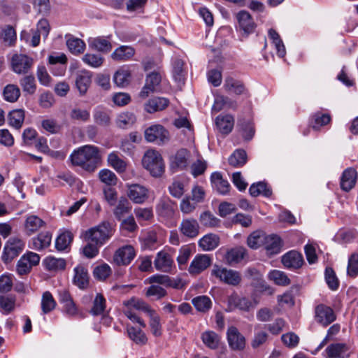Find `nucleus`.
Instances as JSON below:
<instances>
[{"label": "nucleus", "mask_w": 358, "mask_h": 358, "mask_svg": "<svg viewBox=\"0 0 358 358\" xmlns=\"http://www.w3.org/2000/svg\"><path fill=\"white\" fill-rule=\"evenodd\" d=\"M128 196L136 203H143L149 197L148 189L138 184L128 185Z\"/></svg>", "instance_id": "18"}, {"label": "nucleus", "mask_w": 358, "mask_h": 358, "mask_svg": "<svg viewBox=\"0 0 358 358\" xmlns=\"http://www.w3.org/2000/svg\"><path fill=\"white\" fill-rule=\"evenodd\" d=\"M266 234L261 230L252 232L247 238L248 246L253 250H257L263 245L265 241Z\"/></svg>", "instance_id": "38"}, {"label": "nucleus", "mask_w": 358, "mask_h": 358, "mask_svg": "<svg viewBox=\"0 0 358 358\" xmlns=\"http://www.w3.org/2000/svg\"><path fill=\"white\" fill-rule=\"evenodd\" d=\"M268 338V334L265 331H256L254 334L253 338L251 340V347L256 350L264 345Z\"/></svg>", "instance_id": "62"}, {"label": "nucleus", "mask_w": 358, "mask_h": 358, "mask_svg": "<svg viewBox=\"0 0 358 358\" xmlns=\"http://www.w3.org/2000/svg\"><path fill=\"white\" fill-rule=\"evenodd\" d=\"M92 82V73L87 70L78 72L76 79V85L81 95L85 94Z\"/></svg>", "instance_id": "28"}, {"label": "nucleus", "mask_w": 358, "mask_h": 358, "mask_svg": "<svg viewBox=\"0 0 358 358\" xmlns=\"http://www.w3.org/2000/svg\"><path fill=\"white\" fill-rule=\"evenodd\" d=\"M325 352L329 358H347L350 356L349 348L344 343H334L329 345Z\"/></svg>", "instance_id": "27"}, {"label": "nucleus", "mask_w": 358, "mask_h": 358, "mask_svg": "<svg viewBox=\"0 0 358 358\" xmlns=\"http://www.w3.org/2000/svg\"><path fill=\"white\" fill-rule=\"evenodd\" d=\"M315 318L317 322L327 327L336 320V315L329 306L320 304L315 307Z\"/></svg>", "instance_id": "13"}, {"label": "nucleus", "mask_w": 358, "mask_h": 358, "mask_svg": "<svg viewBox=\"0 0 358 358\" xmlns=\"http://www.w3.org/2000/svg\"><path fill=\"white\" fill-rule=\"evenodd\" d=\"M60 301L61 303L63 304L64 311L68 315H75L77 314V308L69 293L64 292L62 294H61Z\"/></svg>", "instance_id": "56"}, {"label": "nucleus", "mask_w": 358, "mask_h": 358, "mask_svg": "<svg viewBox=\"0 0 358 358\" xmlns=\"http://www.w3.org/2000/svg\"><path fill=\"white\" fill-rule=\"evenodd\" d=\"M39 262V255L29 252L22 255L18 260L16 265V271L20 275H27L31 271V268L37 265Z\"/></svg>", "instance_id": "9"}, {"label": "nucleus", "mask_w": 358, "mask_h": 358, "mask_svg": "<svg viewBox=\"0 0 358 358\" xmlns=\"http://www.w3.org/2000/svg\"><path fill=\"white\" fill-rule=\"evenodd\" d=\"M247 162V155L245 150L238 149L229 157V163L234 167L243 166Z\"/></svg>", "instance_id": "52"}, {"label": "nucleus", "mask_w": 358, "mask_h": 358, "mask_svg": "<svg viewBox=\"0 0 358 358\" xmlns=\"http://www.w3.org/2000/svg\"><path fill=\"white\" fill-rule=\"evenodd\" d=\"M66 262L64 258L55 257L52 255L46 257V271L51 273H57L65 269Z\"/></svg>", "instance_id": "34"}, {"label": "nucleus", "mask_w": 358, "mask_h": 358, "mask_svg": "<svg viewBox=\"0 0 358 358\" xmlns=\"http://www.w3.org/2000/svg\"><path fill=\"white\" fill-rule=\"evenodd\" d=\"M173 76L179 86L184 84L185 73L183 70V62L180 59H176L174 62Z\"/></svg>", "instance_id": "59"}, {"label": "nucleus", "mask_w": 358, "mask_h": 358, "mask_svg": "<svg viewBox=\"0 0 358 358\" xmlns=\"http://www.w3.org/2000/svg\"><path fill=\"white\" fill-rule=\"evenodd\" d=\"M220 243V237L214 234L205 235L199 241V247L205 251L213 250L216 248Z\"/></svg>", "instance_id": "36"}, {"label": "nucleus", "mask_w": 358, "mask_h": 358, "mask_svg": "<svg viewBox=\"0 0 358 358\" xmlns=\"http://www.w3.org/2000/svg\"><path fill=\"white\" fill-rule=\"evenodd\" d=\"M249 192L250 195L254 197L260 194L268 197L272 194L271 190L267 187V185L263 182L252 184L249 189Z\"/></svg>", "instance_id": "55"}, {"label": "nucleus", "mask_w": 358, "mask_h": 358, "mask_svg": "<svg viewBox=\"0 0 358 358\" xmlns=\"http://www.w3.org/2000/svg\"><path fill=\"white\" fill-rule=\"evenodd\" d=\"M130 209L131 207L128 200L125 197H120L113 213L117 219H120L123 215L129 213Z\"/></svg>", "instance_id": "63"}, {"label": "nucleus", "mask_w": 358, "mask_h": 358, "mask_svg": "<svg viewBox=\"0 0 358 358\" xmlns=\"http://www.w3.org/2000/svg\"><path fill=\"white\" fill-rule=\"evenodd\" d=\"M136 120V115L131 112L127 111L118 115L116 124L119 127L124 129L132 126Z\"/></svg>", "instance_id": "46"}, {"label": "nucleus", "mask_w": 358, "mask_h": 358, "mask_svg": "<svg viewBox=\"0 0 358 358\" xmlns=\"http://www.w3.org/2000/svg\"><path fill=\"white\" fill-rule=\"evenodd\" d=\"M210 182L213 188L218 193L224 195L229 193L230 185L227 180L223 178L220 173H213L210 176Z\"/></svg>", "instance_id": "26"}, {"label": "nucleus", "mask_w": 358, "mask_h": 358, "mask_svg": "<svg viewBox=\"0 0 358 358\" xmlns=\"http://www.w3.org/2000/svg\"><path fill=\"white\" fill-rule=\"evenodd\" d=\"M199 220L202 225L208 227H217L220 224V220L210 211L202 213L200 215Z\"/></svg>", "instance_id": "57"}, {"label": "nucleus", "mask_w": 358, "mask_h": 358, "mask_svg": "<svg viewBox=\"0 0 358 358\" xmlns=\"http://www.w3.org/2000/svg\"><path fill=\"white\" fill-rule=\"evenodd\" d=\"M16 306V299L12 295H1L0 296V311L8 315L13 312Z\"/></svg>", "instance_id": "39"}, {"label": "nucleus", "mask_w": 358, "mask_h": 358, "mask_svg": "<svg viewBox=\"0 0 358 358\" xmlns=\"http://www.w3.org/2000/svg\"><path fill=\"white\" fill-rule=\"evenodd\" d=\"M228 303L231 307L237 308L241 310L249 311L250 309L254 308L258 303L257 301L252 302L249 299L245 297H239L234 294L229 297Z\"/></svg>", "instance_id": "21"}, {"label": "nucleus", "mask_w": 358, "mask_h": 358, "mask_svg": "<svg viewBox=\"0 0 358 358\" xmlns=\"http://www.w3.org/2000/svg\"><path fill=\"white\" fill-rule=\"evenodd\" d=\"M94 122L101 126H106L109 124L110 118L108 113L103 108L97 107L94 111Z\"/></svg>", "instance_id": "60"}, {"label": "nucleus", "mask_w": 358, "mask_h": 358, "mask_svg": "<svg viewBox=\"0 0 358 358\" xmlns=\"http://www.w3.org/2000/svg\"><path fill=\"white\" fill-rule=\"evenodd\" d=\"M90 48L99 52H109L112 48L111 43L106 38L96 37L89 40Z\"/></svg>", "instance_id": "40"}, {"label": "nucleus", "mask_w": 358, "mask_h": 358, "mask_svg": "<svg viewBox=\"0 0 358 358\" xmlns=\"http://www.w3.org/2000/svg\"><path fill=\"white\" fill-rule=\"evenodd\" d=\"M303 259L301 253L292 250L282 257V263L286 268H298L303 264Z\"/></svg>", "instance_id": "23"}, {"label": "nucleus", "mask_w": 358, "mask_h": 358, "mask_svg": "<svg viewBox=\"0 0 358 358\" xmlns=\"http://www.w3.org/2000/svg\"><path fill=\"white\" fill-rule=\"evenodd\" d=\"M267 255H273L281 250L282 243L280 238L275 234L266 235L263 245Z\"/></svg>", "instance_id": "24"}, {"label": "nucleus", "mask_w": 358, "mask_h": 358, "mask_svg": "<svg viewBox=\"0 0 358 358\" xmlns=\"http://www.w3.org/2000/svg\"><path fill=\"white\" fill-rule=\"evenodd\" d=\"M192 303L199 312L206 313L212 307V301L207 296H199L192 300Z\"/></svg>", "instance_id": "43"}, {"label": "nucleus", "mask_w": 358, "mask_h": 358, "mask_svg": "<svg viewBox=\"0 0 358 358\" xmlns=\"http://www.w3.org/2000/svg\"><path fill=\"white\" fill-rule=\"evenodd\" d=\"M227 341L229 347L234 350H242L245 346V338L236 327H230L227 330Z\"/></svg>", "instance_id": "17"}, {"label": "nucleus", "mask_w": 358, "mask_h": 358, "mask_svg": "<svg viewBox=\"0 0 358 358\" xmlns=\"http://www.w3.org/2000/svg\"><path fill=\"white\" fill-rule=\"evenodd\" d=\"M145 138L148 142L164 145L170 140L169 131L161 124H153L144 131Z\"/></svg>", "instance_id": "7"}, {"label": "nucleus", "mask_w": 358, "mask_h": 358, "mask_svg": "<svg viewBox=\"0 0 358 358\" xmlns=\"http://www.w3.org/2000/svg\"><path fill=\"white\" fill-rule=\"evenodd\" d=\"M268 278L275 284L280 286H287L290 284V280L285 273L279 270L271 271L268 274Z\"/></svg>", "instance_id": "49"}, {"label": "nucleus", "mask_w": 358, "mask_h": 358, "mask_svg": "<svg viewBox=\"0 0 358 358\" xmlns=\"http://www.w3.org/2000/svg\"><path fill=\"white\" fill-rule=\"evenodd\" d=\"M24 245L22 239L18 237L10 238L4 246L2 260L6 263L11 262L22 252Z\"/></svg>", "instance_id": "8"}, {"label": "nucleus", "mask_w": 358, "mask_h": 358, "mask_svg": "<svg viewBox=\"0 0 358 358\" xmlns=\"http://www.w3.org/2000/svg\"><path fill=\"white\" fill-rule=\"evenodd\" d=\"M203 343L210 349H216L220 343V336L213 331H207L202 334Z\"/></svg>", "instance_id": "50"}, {"label": "nucleus", "mask_w": 358, "mask_h": 358, "mask_svg": "<svg viewBox=\"0 0 358 358\" xmlns=\"http://www.w3.org/2000/svg\"><path fill=\"white\" fill-rule=\"evenodd\" d=\"M236 18L238 22V27L244 35L248 36L255 31L256 24L248 11L241 10L236 14Z\"/></svg>", "instance_id": "11"}, {"label": "nucleus", "mask_w": 358, "mask_h": 358, "mask_svg": "<svg viewBox=\"0 0 358 358\" xmlns=\"http://www.w3.org/2000/svg\"><path fill=\"white\" fill-rule=\"evenodd\" d=\"M169 104V101L165 97H153L148 101L145 104V110L149 113H153L157 111L163 110Z\"/></svg>", "instance_id": "32"}, {"label": "nucleus", "mask_w": 358, "mask_h": 358, "mask_svg": "<svg viewBox=\"0 0 358 358\" xmlns=\"http://www.w3.org/2000/svg\"><path fill=\"white\" fill-rule=\"evenodd\" d=\"M43 225V220L36 215H29L24 222V228L28 234L37 231Z\"/></svg>", "instance_id": "42"}, {"label": "nucleus", "mask_w": 358, "mask_h": 358, "mask_svg": "<svg viewBox=\"0 0 358 358\" xmlns=\"http://www.w3.org/2000/svg\"><path fill=\"white\" fill-rule=\"evenodd\" d=\"M136 257V251L131 245L117 249L113 255V262L117 265H128Z\"/></svg>", "instance_id": "12"}, {"label": "nucleus", "mask_w": 358, "mask_h": 358, "mask_svg": "<svg viewBox=\"0 0 358 358\" xmlns=\"http://www.w3.org/2000/svg\"><path fill=\"white\" fill-rule=\"evenodd\" d=\"M115 231V225L112 222L103 221L87 230L85 236L88 241L103 245L112 238Z\"/></svg>", "instance_id": "2"}, {"label": "nucleus", "mask_w": 358, "mask_h": 358, "mask_svg": "<svg viewBox=\"0 0 358 358\" xmlns=\"http://www.w3.org/2000/svg\"><path fill=\"white\" fill-rule=\"evenodd\" d=\"M131 71L128 66L120 67L113 76V81L119 87H125L131 82Z\"/></svg>", "instance_id": "25"}, {"label": "nucleus", "mask_w": 358, "mask_h": 358, "mask_svg": "<svg viewBox=\"0 0 358 358\" xmlns=\"http://www.w3.org/2000/svg\"><path fill=\"white\" fill-rule=\"evenodd\" d=\"M189 152L186 149H180L171 157V166L173 169L182 170L189 164Z\"/></svg>", "instance_id": "20"}, {"label": "nucleus", "mask_w": 358, "mask_h": 358, "mask_svg": "<svg viewBox=\"0 0 358 358\" xmlns=\"http://www.w3.org/2000/svg\"><path fill=\"white\" fill-rule=\"evenodd\" d=\"M142 166L155 178L162 176L165 171L162 156L155 149H149L145 152L142 157Z\"/></svg>", "instance_id": "3"}, {"label": "nucleus", "mask_w": 358, "mask_h": 358, "mask_svg": "<svg viewBox=\"0 0 358 358\" xmlns=\"http://www.w3.org/2000/svg\"><path fill=\"white\" fill-rule=\"evenodd\" d=\"M99 180L108 186H113L117 184L116 175L109 169H102L99 173Z\"/></svg>", "instance_id": "61"}, {"label": "nucleus", "mask_w": 358, "mask_h": 358, "mask_svg": "<svg viewBox=\"0 0 358 358\" xmlns=\"http://www.w3.org/2000/svg\"><path fill=\"white\" fill-rule=\"evenodd\" d=\"M24 110L16 109L12 110L8 115L9 124L11 127L20 129L24 120Z\"/></svg>", "instance_id": "48"}, {"label": "nucleus", "mask_w": 358, "mask_h": 358, "mask_svg": "<svg viewBox=\"0 0 358 358\" xmlns=\"http://www.w3.org/2000/svg\"><path fill=\"white\" fill-rule=\"evenodd\" d=\"M100 155L96 147L85 145L74 151L71 160L74 165L80 166L87 171H93L100 162Z\"/></svg>", "instance_id": "1"}, {"label": "nucleus", "mask_w": 358, "mask_h": 358, "mask_svg": "<svg viewBox=\"0 0 358 358\" xmlns=\"http://www.w3.org/2000/svg\"><path fill=\"white\" fill-rule=\"evenodd\" d=\"M347 274L350 278H355L358 275V254L353 253L349 257Z\"/></svg>", "instance_id": "64"}, {"label": "nucleus", "mask_w": 358, "mask_h": 358, "mask_svg": "<svg viewBox=\"0 0 358 358\" xmlns=\"http://www.w3.org/2000/svg\"><path fill=\"white\" fill-rule=\"evenodd\" d=\"M108 162L119 173H124L127 169V162L115 152H111L108 155Z\"/></svg>", "instance_id": "44"}, {"label": "nucleus", "mask_w": 358, "mask_h": 358, "mask_svg": "<svg viewBox=\"0 0 358 358\" xmlns=\"http://www.w3.org/2000/svg\"><path fill=\"white\" fill-rule=\"evenodd\" d=\"M127 332L129 338L136 344L139 345H143L146 344L148 338L143 331H142L141 329L127 325Z\"/></svg>", "instance_id": "37"}, {"label": "nucleus", "mask_w": 358, "mask_h": 358, "mask_svg": "<svg viewBox=\"0 0 358 358\" xmlns=\"http://www.w3.org/2000/svg\"><path fill=\"white\" fill-rule=\"evenodd\" d=\"M211 276L231 286L239 285L242 280L241 275L238 271L217 264H215L211 270Z\"/></svg>", "instance_id": "4"}, {"label": "nucleus", "mask_w": 358, "mask_h": 358, "mask_svg": "<svg viewBox=\"0 0 358 358\" xmlns=\"http://www.w3.org/2000/svg\"><path fill=\"white\" fill-rule=\"evenodd\" d=\"M185 185L184 180L174 179L168 187L169 194L174 198H181L185 192Z\"/></svg>", "instance_id": "41"}, {"label": "nucleus", "mask_w": 358, "mask_h": 358, "mask_svg": "<svg viewBox=\"0 0 358 358\" xmlns=\"http://www.w3.org/2000/svg\"><path fill=\"white\" fill-rule=\"evenodd\" d=\"M224 88L226 91L236 94H241L244 92V86L243 83L231 77L225 79Z\"/></svg>", "instance_id": "47"}, {"label": "nucleus", "mask_w": 358, "mask_h": 358, "mask_svg": "<svg viewBox=\"0 0 358 358\" xmlns=\"http://www.w3.org/2000/svg\"><path fill=\"white\" fill-rule=\"evenodd\" d=\"M246 255V250L243 247H236L229 250L225 255L224 260L227 264L234 265L241 262Z\"/></svg>", "instance_id": "33"}, {"label": "nucleus", "mask_w": 358, "mask_h": 358, "mask_svg": "<svg viewBox=\"0 0 358 358\" xmlns=\"http://www.w3.org/2000/svg\"><path fill=\"white\" fill-rule=\"evenodd\" d=\"M145 302L143 300L138 298L133 297L129 300L124 301L123 302L124 309L123 313L126 315V317L129 319L133 322H136L139 324V325L144 328L146 324L145 322L138 317V315L133 310V309L141 310L142 309L140 308H137L136 306V303L137 302Z\"/></svg>", "instance_id": "10"}, {"label": "nucleus", "mask_w": 358, "mask_h": 358, "mask_svg": "<svg viewBox=\"0 0 358 358\" xmlns=\"http://www.w3.org/2000/svg\"><path fill=\"white\" fill-rule=\"evenodd\" d=\"M217 129L223 134H229L234 124V117L230 115H219L215 120Z\"/></svg>", "instance_id": "35"}, {"label": "nucleus", "mask_w": 358, "mask_h": 358, "mask_svg": "<svg viewBox=\"0 0 358 358\" xmlns=\"http://www.w3.org/2000/svg\"><path fill=\"white\" fill-rule=\"evenodd\" d=\"M66 45L69 51L74 55L80 54L85 49V42L78 38L73 36L67 39Z\"/></svg>", "instance_id": "54"}, {"label": "nucleus", "mask_w": 358, "mask_h": 358, "mask_svg": "<svg viewBox=\"0 0 358 358\" xmlns=\"http://www.w3.org/2000/svg\"><path fill=\"white\" fill-rule=\"evenodd\" d=\"M180 229L184 236L194 238L198 236L199 232V223L195 219L186 218L182 220Z\"/></svg>", "instance_id": "22"}, {"label": "nucleus", "mask_w": 358, "mask_h": 358, "mask_svg": "<svg viewBox=\"0 0 358 358\" xmlns=\"http://www.w3.org/2000/svg\"><path fill=\"white\" fill-rule=\"evenodd\" d=\"M3 96L6 101L13 103L19 99L20 96V90L17 85L9 84L4 87Z\"/></svg>", "instance_id": "53"}, {"label": "nucleus", "mask_w": 358, "mask_h": 358, "mask_svg": "<svg viewBox=\"0 0 358 358\" xmlns=\"http://www.w3.org/2000/svg\"><path fill=\"white\" fill-rule=\"evenodd\" d=\"M268 36L275 48L278 55L280 57H283L286 54V50L279 34L274 29H271L268 31Z\"/></svg>", "instance_id": "51"}, {"label": "nucleus", "mask_w": 358, "mask_h": 358, "mask_svg": "<svg viewBox=\"0 0 358 358\" xmlns=\"http://www.w3.org/2000/svg\"><path fill=\"white\" fill-rule=\"evenodd\" d=\"M73 239V235L69 231L62 232L56 238L55 247L57 250L62 251L66 250L71 243Z\"/></svg>", "instance_id": "45"}, {"label": "nucleus", "mask_w": 358, "mask_h": 358, "mask_svg": "<svg viewBox=\"0 0 358 358\" xmlns=\"http://www.w3.org/2000/svg\"><path fill=\"white\" fill-rule=\"evenodd\" d=\"M32 64V59L22 54H15L11 59L12 69L17 74L26 73Z\"/></svg>", "instance_id": "15"}, {"label": "nucleus", "mask_w": 358, "mask_h": 358, "mask_svg": "<svg viewBox=\"0 0 358 358\" xmlns=\"http://www.w3.org/2000/svg\"><path fill=\"white\" fill-rule=\"evenodd\" d=\"M74 275L73 282L80 289L86 288L89 285V275L87 270L83 266H77L73 269Z\"/></svg>", "instance_id": "31"}, {"label": "nucleus", "mask_w": 358, "mask_h": 358, "mask_svg": "<svg viewBox=\"0 0 358 358\" xmlns=\"http://www.w3.org/2000/svg\"><path fill=\"white\" fill-rule=\"evenodd\" d=\"M135 55V49L129 45H121L111 54V58L117 62H125L131 59Z\"/></svg>", "instance_id": "29"}, {"label": "nucleus", "mask_w": 358, "mask_h": 358, "mask_svg": "<svg viewBox=\"0 0 358 358\" xmlns=\"http://www.w3.org/2000/svg\"><path fill=\"white\" fill-rule=\"evenodd\" d=\"M83 62L92 68H99L102 66L104 59L97 54L87 53L82 58Z\"/></svg>", "instance_id": "58"}, {"label": "nucleus", "mask_w": 358, "mask_h": 358, "mask_svg": "<svg viewBox=\"0 0 358 358\" xmlns=\"http://www.w3.org/2000/svg\"><path fill=\"white\" fill-rule=\"evenodd\" d=\"M176 207V202L168 196H163L159 200L156 210L159 216L170 218L173 216Z\"/></svg>", "instance_id": "19"}, {"label": "nucleus", "mask_w": 358, "mask_h": 358, "mask_svg": "<svg viewBox=\"0 0 358 358\" xmlns=\"http://www.w3.org/2000/svg\"><path fill=\"white\" fill-rule=\"evenodd\" d=\"M162 80V76L153 72L149 74L145 80V84L139 93V96L145 99L150 93L157 92L159 89V84Z\"/></svg>", "instance_id": "16"}, {"label": "nucleus", "mask_w": 358, "mask_h": 358, "mask_svg": "<svg viewBox=\"0 0 358 358\" xmlns=\"http://www.w3.org/2000/svg\"><path fill=\"white\" fill-rule=\"evenodd\" d=\"M357 172L352 168L345 169L341 178V189L345 192L352 189L357 181Z\"/></svg>", "instance_id": "30"}, {"label": "nucleus", "mask_w": 358, "mask_h": 358, "mask_svg": "<svg viewBox=\"0 0 358 358\" xmlns=\"http://www.w3.org/2000/svg\"><path fill=\"white\" fill-rule=\"evenodd\" d=\"M212 263V259L209 255H196L192 261L188 271L191 275H198L208 268Z\"/></svg>", "instance_id": "14"}, {"label": "nucleus", "mask_w": 358, "mask_h": 358, "mask_svg": "<svg viewBox=\"0 0 358 358\" xmlns=\"http://www.w3.org/2000/svg\"><path fill=\"white\" fill-rule=\"evenodd\" d=\"M173 252L174 250L170 248L158 252L154 260L155 269L163 273H171L174 267Z\"/></svg>", "instance_id": "6"}, {"label": "nucleus", "mask_w": 358, "mask_h": 358, "mask_svg": "<svg viewBox=\"0 0 358 358\" xmlns=\"http://www.w3.org/2000/svg\"><path fill=\"white\" fill-rule=\"evenodd\" d=\"M137 308L142 309L149 317V326L152 335L155 337H159L162 334V326L161 323V317L155 310L146 302H137L136 303Z\"/></svg>", "instance_id": "5"}]
</instances>
